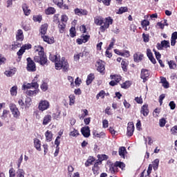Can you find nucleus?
<instances>
[{"label":"nucleus","mask_w":177,"mask_h":177,"mask_svg":"<svg viewBox=\"0 0 177 177\" xmlns=\"http://www.w3.org/2000/svg\"><path fill=\"white\" fill-rule=\"evenodd\" d=\"M94 23L96 26H101L100 30L101 32H104L110 27V25L113 24V19L110 17L104 19L102 17L97 16L94 18Z\"/></svg>","instance_id":"1"},{"label":"nucleus","mask_w":177,"mask_h":177,"mask_svg":"<svg viewBox=\"0 0 177 177\" xmlns=\"http://www.w3.org/2000/svg\"><path fill=\"white\" fill-rule=\"evenodd\" d=\"M35 53H38L34 57L35 62L39 63L41 66H45L48 63V59L45 53H44V47L41 46H35Z\"/></svg>","instance_id":"2"},{"label":"nucleus","mask_w":177,"mask_h":177,"mask_svg":"<svg viewBox=\"0 0 177 177\" xmlns=\"http://www.w3.org/2000/svg\"><path fill=\"white\" fill-rule=\"evenodd\" d=\"M68 62H67V59L64 57H62L60 58L59 57L58 60L57 61V63H55V69L56 70H63V71H68Z\"/></svg>","instance_id":"3"},{"label":"nucleus","mask_w":177,"mask_h":177,"mask_svg":"<svg viewBox=\"0 0 177 177\" xmlns=\"http://www.w3.org/2000/svg\"><path fill=\"white\" fill-rule=\"evenodd\" d=\"M10 110L12 113V116L15 118V120L20 119V111L16 106V104L11 103L9 104Z\"/></svg>","instance_id":"4"},{"label":"nucleus","mask_w":177,"mask_h":177,"mask_svg":"<svg viewBox=\"0 0 177 177\" xmlns=\"http://www.w3.org/2000/svg\"><path fill=\"white\" fill-rule=\"evenodd\" d=\"M50 106V104L48 102V100H40L38 106V109L39 111H45V110H48Z\"/></svg>","instance_id":"5"},{"label":"nucleus","mask_w":177,"mask_h":177,"mask_svg":"<svg viewBox=\"0 0 177 177\" xmlns=\"http://www.w3.org/2000/svg\"><path fill=\"white\" fill-rule=\"evenodd\" d=\"M39 85L37 82L27 83L22 85V89H38Z\"/></svg>","instance_id":"6"},{"label":"nucleus","mask_w":177,"mask_h":177,"mask_svg":"<svg viewBox=\"0 0 177 177\" xmlns=\"http://www.w3.org/2000/svg\"><path fill=\"white\" fill-rule=\"evenodd\" d=\"M27 62H28V65H27L28 71H35V70H37L35 66V63H34L33 61L31 60V58H28Z\"/></svg>","instance_id":"7"},{"label":"nucleus","mask_w":177,"mask_h":177,"mask_svg":"<svg viewBox=\"0 0 177 177\" xmlns=\"http://www.w3.org/2000/svg\"><path fill=\"white\" fill-rule=\"evenodd\" d=\"M117 167H118V168H120L121 169H124V168H125V163L117 161L116 162H115V165L113 166H111L110 167L111 172H114V171H115V168H117Z\"/></svg>","instance_id":"8"},{"label":"nucleus","mask_w":177,"mask_h":177,"mask_svg":"<svg viewBox=\"0 0 177 177\" xmlns=\"http://www.w3.org/2000/svg\"><path fill=\"white\" fill-rule=\"evenodd\" d=\"M149 77H150V73H149V71L147 69H142L141 71L140 78L143 80V82L147 81V80H149Z\"/></svg>","instance_id":"9"},{"label":"nucleus","mask_w":177,"mask_h":177,"mask_svg":"<svg viewBox=\"0 0 177 177\" xmlns=\"http://www.w3.org/2000/svg\"><path fill=\"white\" fill-rule=\"evenodd\" d=\"M133 131H135V126L133 125V122H130L127 126V136H132L133 135Z\"/></svg>","instance_id":"10"},{"label":"nucleus","mask_w":177,"mask_h":177,"mask_svg":"<svg viewBox=\"0 0 177 177\" xmlns=\"http://www.w3.org/2000/svg\"><path fill=\"white\" fill-rule=\"evenodd\" d=\"M96 67H97V71H99V73H103V71H104V70H105L104 62L103 61L99 59L98 61H97Z\"/></svg>","instance_id":"11"},{"label":"nucleus","mask_w":177,"mask_h":177,"mask_svg":"<svg viewBox=\"0 0 177 177\" xmlns=\"http://www.w3.org/2000/svg\"><path fill=\"white\" fill-rule=\"evenodd\" d=\"M53 2L61 9H68V6L63 3V0H53Z\"/></svg>","instance_id":"12"},{"label":"nucleus","mask_w":177,"mask_h":177,"mask_svg":"<svg viewBox=\"0 0 177 177\" xmlns=\"http://www.w3.org/2000/svg\"><path fill=\"white\" fill-rule=\"evenodd\" d=\"M31 44H25L19 50L17 53V55L18 56H21L23 55V53H24V52L26 51V50L27 49H31Z\"/></svg>","instance_id":"13"},{"label":"nucleus","mask_w":177,"mask_h":177,"mask_svg":"<svg viewBox=\"0 0 177 177\" xmlns=\"http://www.w3.org/2000/svg\"><path fill=\"white\" fill-rule=\"evenodd\" d=\"M75 14L77 15V16H86L88 15V10H84L82 8H75Z\"/></svg>","instance_id":"14"},{"label":"nucleus","mask_w":177,"mask_h":177,"mask_svg":"<svg viewBox=\"0 0 177 177\" xmlns=\"http://www.w3.org/2000/svg\"><path fill=\"white\" fill-rule=\"evenodd\" d=\"M81 132L84 138H89L91 136V130L89 127H84L81 129Z\"/></svg>","instance_id":"15"},{"label":"nucleus","mask_w":177,"mask_h":177,"mask_svg":"<svg viewBox=\"0 0 177 177\" xmlns=\"http://www.w3.org/2000/svg\"><path fill=\"white\" fill-rule=\"evenodd\" d=\"M17 41L21 42L24 39V35H23V30L21 29H19L16 34Z\"/></svg>","instance_id":"16"},{"label":"nucleus","mask_w":177,"mask_h":177,"mask_svg":"<svg viewBox=\"0 0 177 177\" xmlns=\"http://www.w3.org/2000/svg\"><path fill=\"white\" fill-rule=\"evenodd\" d=\"M52 121V115H45L43 118L42 125H48Z\"/></svg>","instance_id":"17"},{"label":"nucleus","mask_w":177,"mask_h":177,"mask_svg":"<svg viewBox=\"0 0 177 177\" xmlns=\"http://www.w3.org/2000/svg\"><path fill=\"white\" fill-rule=\"evenodd\" d=\"M32 90H28L26 91V95L28 96H35V95H38L39 93V90L38 88H31Z\"/></svg>","instance_id":"18"},{"label":"nucleus","mask_w":177,"mask_h":177,"mask_svg":"<svg viewBox=\"0 0 177 177\" xmlns=\"http://www.w3.org/2000/svg\"><path fill=\"white\" fill-rule=\"evenodd\" d=\"M147 55L149 57V60L151 62V63H153V64H156V59L154 58V57H153L151 50H150L149 48L147 50Z\"/></svg>","instance_id":"19"},{"label":"nucleus","mask_w":177,"mask_h":177,"mask_svg":"<svg viewBox=\"0 0 177 177\" xmlns=\"http://www.w3.org/2000/svg\"><path fill=\"white\" fill-rule=\"evenodd\" d=\"M149 106L147 104H144L141 108V114L144 115V117H147L149 115Z\"/></svg>","instance_id":"20"},{"label":"nucleus","mask_w":177,"mask_h":177,"mask_svg":"<svg viewBox=\"0 0 177 177\" xmlns=\"http://www.w3.org/2000/svg\"><path fill=\"white\" fill-rule=\"evenodd\" d=\"M42 39L44 41V42H47V44H54L55 43V38L50 37L48 36H45V35H41Z\"/></svg>","instance_id":"21"},{"label":"nucleus","mask_w":177,"mask_h":177,"mask_svg":"<svg viewBox=\"0 0 177 177\" xmlns=\"http://www.w3.org/2000/svg\"><path fill=\"white\" fill-rule=\"evenodd\" d=\"M133 59L134 62H136V63H139V62H142L143 59V55L139 54V53H135L133 55Z\"/></svg>","instance_id":"22"},{"label":"nucleus","mask_w":177,"mask_h":177,"mask_svg":"<svg viewBox=\"0 0 177 177\" xmlns=\"http://www.w3.org/2000/svg\"><path fill=\"white\" fill-rule=\"evenodd\" d=\"M22 9L25 16H30V15L31 14V10L28 8L27 4H23Z\"/></svg>","instance_id":"23"},{"label":"nucleus","mask_w":177,"mask_h":177,"mask_svg":"<svg viewBox=\"0 0 177 177\" xmlns=\"http://www.w3.org/2000/svg\"><path fill=\"white\" fill-rule=\"evenodd\" d=\"M34 146L38 151H41V140L38 138L34 139Z\"/></svg>","instance_id":"24"},{"label":"nucleus","mask_w":177,"mask_h":177,"mask_svg":"<svg viewBox=\"0 0 177 177\" xmlns=\"http://www.w3.org/2000/svg\"><path fill=\"white\" fill-rule=\"evenodd\" d=\"M119 156L122 157V158H125V155L127 154V149L124 147H121L119 148Z\"/></svg>","instance_id":"25"},{"label":"nucleus","mask_w":177,"mask_h":177,"mask_svg":"<svg viewBox=\"0 0 177 177\" xmlns=\"http://www.w3.org/2000/svg\"><path fill=\"white\" fill-rule=\"evenodd\" d=\"M4 74L7 77H13V75L16 74V68H14L12 69H10V70L6 71Z\"/></svg>","instance_id":"26"},{"label":"nucleus","mask_w":177,"mask_h":177,"mask_svg":"<svg viewBox=\"0 0 177 177\" xmlns=\"http://www.w3.org/2000/svg\"><path fill=\"white\" fill-rule=\"evenodd\" d=\"M176 39H177V32H174L171 35V46H175V44H176Z\"/></svg>","instance_id":"27"},{"label":"nucleus","mask_w":177,"mask_h":177,"mask_svg":"<svg viewBox=\"0 0 177 177\" xmlns=\"http://www.w3.org/2000/svg\"><path fill=\"white\" fill-rule=\"evenodd\" d=\"M46 31H48V24H44V25H41L40 28L41 35H45V34H46Z\"/></svg>","instance_id":"28"},{"label":"nucleus","mask_w":177,"mask_h":177,"mask_svg":"<svg viewBox=\"0 0 177 177\" xmlns=\"http://www.w3.org/2000/svg\"><path fill=\"white\" fill-rule=\"evenodd\" d=\"M97 158L99 161L97 162H99V164H102V161H104V160H107L109 157L106 154H101V155H97Z\"/></svg>","instance_id":"29"},{"label":"nucleus","mask_w":177,"mask_h":177,"mask_svg":"<svg viewBox=\"0 0 177 177\" xmlns=\"http://www.w3.org/2000/svg\"><path fill=\"white\" fill-rule=\"evenodd\" d=\"M60 57V55H50L49 59L51 62L53 63H57V60H59V58Z\"/></svg>","instance_id":"30"},{"label":"nucleus","mask_w":177,"mask_h":177,"mask_svg":"<svg viewBox=\"0 0 177 177\" xmlns=\"http://www.w3.org/2000/svg\"><path fill=\"white\" fill-rule=\"evenodd\" d=\"M46 139L47 142H51L52 141V138L53 135L52 134V132L50 131H47L45 133Z\"/></svg>","instance_id":"31"},{"label":"nucleus","mask_w":177,"mask_h":177,"mask_svg":"<svg viewBox=\"0 0 177 177\" xmlns=\"http://www.w3.org/2000/svg\"><path fill=\"white\" fill-rule=\"evenodd\" d=\"M93 80H95V75L91 73L87 77L86 84L90 85V84H92V81H93Z\"/></svg>","instance_id":"32"},{"label":"nucleus","mask_w":177,"mask_h":177,"mask_svg":"<svg viewBox=\"0 0 177 177\" xmlns=\"http://www.w3.org/2000/svg\"><path fill=\"white\" fill-rule=\"evenodd\" d=\"M160 164V160L155 159L152 162V167L154 171H157L158 169V165Z\"/></svg>","instance_id":"33"},{"label":"nucleus","mask_w":177,"mask_h":177,"mask_svg":"<svg viewBox=\"0 0 177 177\" xmlns=\"http://www.w3.org/2000/svg\"><path fill=\"white\" fill-rule=\"evenodd\" d=\"M55 12H56V10L55 9V8H52V7H49L45 10L46 15H54Z\"/></svg>","instance_id":"34"},{"label":"nucleus","mask_w":177,"mask_h":177,"mask_svg":"<svg viewBox=\"0 0 177 177\" xmlns=\"http://www.w3.org/2000/svg\"><path fill=\"white\" fill-rule=\"evenodd\" d=\"M31 104H32V101L30 97H26L25 100V108L29 109V107L31 106Z\"/></svg>","instance_id":"35"},{"label":"nucleus","mask_w":177,"mask_h":177,"mask_svg":"<svg viewBox=\"0 0 177 177\" xmlns=\"http://www.w3.org/2000/svg\"><path fill=\"white\" fill-rule=\"evenodd\" d=\"M168 65L170 70H175L176 68V63L174 60H171L168 62Z\"/></svg>","instance_id":"36"},{"label":"nucleus","mask_w":177,"mask_h":177,"mask_svg":"<svg viewBox=\"0 0 177 177\" xmlns=\"http://www.w3.org/2000/svg\"><path fill=\"white\" fill-rule=\"evenodd\" d=\"M69 98V106H74L75 104V96L74 95H70Z\"/></svg>","instance_id":"37"},{"label":"nucleus","mask_w":177,"mask_h":177,"mask_svg":"<svg viewBox=\"0 0 177 177\" xmlns=\"http://www.w3.org/2000/svg\"><path fill=\"white\" fill-rule=\"evenodd\" d=\"M121 65L123 71H127L128 68H127V67H128V61L127 59L122 60Z\"/></svg>","instance_id":"38"},{"label":"nucleus","mask_w":177,"mask_h":177,"mask_svg":"<svg viewBox=\"0 0 177 177\" xmlns=\"http://www.w3.org/2000/svg\"><path fill=\"white\" fill-rule=\"evenodd\" d=\"M99 162L95 163L93 167V172L94 175H97L99 174Z\"/></svg>","instance_id":"39"},{"label":"nucleus","mask_w":177,"mask_h":177,"mask_svg":"<svg viewBox=\"0 0 177 177\" xmlns=\"http://www.w3.org/2000/svg\"><path fill=\"white\" fill-rule=\"evenodd\" d=\"M16 174L17 177H24V175H26V172L23 169H18Z\"/></svg>","instance_id":"40"},{"label":"nucleus","mask_w":177,"mask_h":177,"mask_svg":"<svg viewBox=\"0 0 177 177\" xmlns=\"http://www.w3.org/2000/svg\"><path fill=\"white\" fill-rule=\"evenodd\" d=\"M127 12H128V7H121L116 13L118 15H122V13H125Z\"/></svg>","instance_id":"41"},{"label":"nucleus","mask_w":177,"mask_h":177,"mask_svg":"<svg viewBox=\"0 0 177 177\" xmlns=\"http://www.w3.org/2000/svg\"><path fill=\"white\" fill-rule=\"evenodd\" d=\"M32 20H33V21L41 23V21H42V16L41 15H33Z\"/></svg>","instance_id":"42"},{"label":"nucleus","mask_w":177,"mask_h":177,"mask_svg":"<svg viewBox=\"0 0 177 177\" xmlns=\"http://www.w3.org/2000/svg\"><path fill=\"white\" fill-rule=\"evenodd\" d=\"M10 93L12 96L17 95V86H14L10 88Z\"/></svg>","instance_id":"43"},{"label":"nucleus","mask_w":177,"mask_h":177,"mask_svg":"<svg viewBox=\"0 0 177 177\" xmlns=\"http://www.w3.org/2000/svg\"><path fill=\"white\" fill-rule=\"evenodd\" d=\"M8 115H9V111L4 109L3 111L2 115H1V120H6V118H8Z\"/></svg>","instance_id":"44"},{"label":"nucleus","mask_w":177,"mask_h":177,"mask_svg":"<svg viewBox=\"0 0 177 177\" xmlns=\"http://www.w3.org/2000/svg\"><path fill=\"white\" fill-rule=\"evenodd\" d=\"M95 161V158L90 156L87 160L86 162L85 163L86 167H89V165H92V162Z\"/></svg>","instance_id":"45"},{"label":"nucleus","mask_w":177,"mask_h":177,"mask_svg":"<svg viewBox=\"0 0 177 177\" xmlns=\"http://www.w3.org/2000/svg\"><path fill=\"white\" fill-rule=\"evenodd\" d=\"M58 28L59 30V32L62 34V32H64V28H66V24H64V23L63 22L59 24Z\"/></svg>","instance_id":"46"},{"label":"nucleus","mask_w":177,"mask_h":177,"mask_svg":"<svg viewBox=\"0 0 177 177\" xmlns=\"http://www.w3.org/2000/svg\"><path fill=\"white\" fill-rule=\"evenodd\" d=\"M111 78L112 80H114V81L116 83H118L121 81V76L120 75H111Z\"/></svg>","instance_id":"47"},{"label":"nucleus","mask_w":177,"mask_h":177,"mask_svg":"<svg viewBox=\"0 0 177 177\" xmlns=\"http://www.w3.org/2000/svg\"><path fill=\"white\" fill-rule=\"evenodd\" d=\"M129 86H131V82L129 81H126L121 84V88H122L123 89H128Z\"/></svg>","instance_id":"48"},{"label":"nucleus","mask_w":177,"mask_h":177,"mask_svg":"<svg viewBox=\"0 0 177 177\" xmlns=\"http://www.w3.org/2000/svg\"><path fill=\"white\" fill-rule=\"evenodd\" d=\"M40 88L43 92H46L48 89V83L46 82H43L41 85L40 86Z\"/></svg>","instance_id":"49"},{"label":"nucleus","mask_w":177,"mask_h":177,"mask_svg":"<svg viewBox=\"0 0 177 177\" xmlns=\"http://www.w3.org/2000/svg\"><path fill=\"white\" fill-rule=\"evenodd\" d=\"M106 93L104 91H101L96 96L97 99L99 100V97L101 99H104Z\"/></svg>","instance_id":"50"},{"label":"nucleus","mask_w":177,"mask_h":177,"mask_svg":"<svg viewBox=\"0 0 177 177\" xmlns=\"http://www.w3.org/2000/svg\"><path fill=\"white\" fill-rule=\"evenodd\" d=\"M89 38H91V36L89 35H83L82 37V39H83L84 44L88 42V41H89Z\"/></svg>","instance_id":"51"},{"label":"nucleus","mask_w":177,"mask_h":177,"mask_svg":"<svg viewBox=\"0 0 177 177\" xmlns=\"http://www.w3.org/2000/svg\"><path fill=\"white\" fill-rule=\"evenodd\" d=\"M157 26H158V27H160V28H161L162 30H163V28H164V27H165V26H168V25L167 24V20H165V21H164V23H162V22H158V23L157 24Z\"/></svg>","instance_id":"52"},{"label":"nucleus","mask_w":177,"mask_h":177,"mask_svg":"<svg viewBox=\"0 0 177 177\" xmlns=\"http://www.w3.org/2000/svg\"><path fill=\"white\" fill-rule=\"evenodd\" d=\"M161 43L163 48H165V49H167V48H169V41L163 40L161 41Z\"/></svg>","instance_id":"53"},{"label":"nucleus","mask_w":177,"mask_h":177,"mask_svg":"<svg viewBox=\"0 0 177 177\" xmlns=\"http://www.w3.org/2000/svg\"><path fill=\"white\" fill-rule=\"evenodd\" d=\"M80 135V133L75 130V129H73V131H71L70 133V136H73V138H76V136H78Z\"/></svg>","instance_id":"54"},{"label":"nucleus","mask_w":177,"mask_h":177,"mask_svg":"<svg viewBox=\"0 0 177 177\" xmlns=\"http://www.w3.org/2000/svg\"><path fill=\"white\" fill-rule=\"evenodd\" d=\"M20 46H21V44H19V43H14L12 46H11V50H15V49H17V48H20Z\"/></svg>","instance_id":"55"},{"label":"nucleus","mask_w":177,"mask_h":177,"mask_svg":"<svg viewBox=\"0 0 177 177\" xmlns=\"http://www.w3.org/2000/svg\"><path fill=\"white\" fill-rule=\"evenodd\" d=\"M165 124H167V120H165V118H162L159 120V125L160 127H161L162 128L163 127H165Z\"/></svg>","instance_id":"56"},{"label":"nucleus","mask_w":177,"mask_h":177,"mask_svg":"<svg viewBox=\"0 0 177 177\" xmlns=\"http://www.w3.org/2000/svg\"><path fill=\"white\" fill-rule=\"evenodd\" d=\"M21 162H23V155H21L19 158L17 160V165L19 169H20V167L21 166Z\"/></svg>","instance_id":"57"},{"label":"nucleus","mask_w":177,"mask_h":177,"mask_svg":"<svg viewBox=\"0 0 177 177\" xmlns=\"http://www.w3.org/2000/svg\"><path fill=\"white\" fill-rule=\"evenodd\" d=\"M114 44H115V39H112L111 42L110 43L109 47H108V50H111L114 47Z\"/></svg>","instance_id":"58"},{"label":"nucleus","mask_w":177,"mask_h":177,"mask_svg":"<svg viewBox=\"0 0 177 177\" xmlns=\"http://www.w3.org/2000/svg\"><path fill=\"white\" fill-rule=\"evenodd\" d=\"M18 104L20 106L21 109H24V101H23V97L19 98L18 100Z\"/></svg>","instance_id":"59"},{"label":"nucleus","mask_w":177,"mask_h":177,"mask_svg":"<svg viewBox=\"0 0 177 177\" xmlns=\"http://www.w3.org/2000/svg\"><path fill=\"white\" fill-rule=\"evenodd\" d=\"M34 117H35L36 120H41V114H39V111H36L33 113Z\"/></svg>","instance_id":"60"},{"label":"nucleus","mask_w":177,"mask_h":177,"mask_svg":"<svg viewBox=\"0 0 177 177\" xmlns=\"http://www.w3.org/2000/svg\"><path fill=\"white\" fill-rule=\"evenodd\" d=\"M9 175L10 177H16V171H15V169H10L9 170Z\"/></svg>","instance_id":"61"},{"label":"nucleus","mask_w":177,"mask_h":177,"mask_svg":"<svg viewBox=\"0 0 177 177\" xmlns=\"http://www.w3.org/2000/svg\"><path fill=\"white\" fill-rule=\"evenodd\" d=\"M160 109H156L153 112V115L155 118L158 117V114H160Z\"/></svg>","instance_id":"62"},{"label":"nucleus","mask_w":177,"mask_h":177,"mask_svg":"<svg viewBox=\"0 0 177 177\" xmlns=\"http://www.w3.org/2000/svg\"><path fill=\"white\" fill-rule=\"evenodd\" d=\"M102 128H109V120L105 119L102 121Z\"/></svg>","instance_id":"63"},{"label":"nucleus","mask_w":177,"mask_h":177,"mask_svg":"<svg viewBox=\"0 0 177 177\" xmlns=\"http://www.w3.org/2000/svg\"><path fill=\"white\" fill-rule=\"evenodd\" d=\"M172 135H177V126H174L171 129Z\"/></svg>","instance_id":"64"}]
</instances>
